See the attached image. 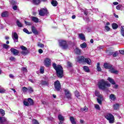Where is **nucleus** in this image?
I'll list each match as a JSON object with an SVG mask.
<instances>
[{
  "instance_id": "1",
  "label": "nucleus",
  "mask_w": 124,
  "mask_h": 124,
  "mask_svg": "<svg viewBox=\"0 0 124 124\" xmlns=\"http://www.w3.org/2000/svg\"><path fill=\"white\" fill-rule=\"evenodd\" d=\"M52 67L56 72V75L58 78H62L63 77V68L62 65H57L56 63H52Z\"/></svg>"
},
{
  "instance_id": "2",
  "label": "nucleus",
  "mask_w": 124,
  "mask_h": 124,
  "mask_svg": "<svg viewBox=\"0 0 124 124\" xmlns=\"http://www.w3.org/2000/svg\"><path fill=\"white\" fill-rule=\"evenodd\" d=\"M98 88L100 90H106L107 87H111V84L108 82V81H105V80L102 79L99 82H98Z\"/></svg>"
},
{
  "instance_id": "3",
  "label": "nucleus",
  "mask_w": 124,
  "mask_h": 124,
  "mask_svg": "<svg viewBox=\"0 0 124 124\" xmlns=\"http://www.w3.org/2000/svg\"><path fill=\"white\" fill-rule=\"evenodd\" d=\"M103 66L105 69H109V72L113 74H118L119 71L115 70L113 67V65L110 64L109 62H105L104 63Z\"/></svg>"
},
{
  "instance_id": "4",
  "label": "nucleus",
  "mask_w": 124,
  "mask_h": 124,
  "mask_svg": "<svg viewBox=\"0 0 124 124\" xmlns=\"http://www.w3.org/2000/svg\"><path fill=\"white\" fill-rule=\"evenodd\" d=\"M105 118L108 121L109 124H114L115 123V118L114 117V115L111 113L107 114L105 115Z\"/></svg>"
},
{
  "instance_id": "5",
  "label": "nucleus",
  "mask_w": 124,
  "mask_h": 124,
  "mask_svg": "<svg viewBox=\"0 0 124 124\" xmlns=\"http://www.w3.org/2000/svg\"><path fill=\"white\" fill-rule=\"evenodd\" d=\"M39 15L40 16H49L50 14L48 12V9L46 8H42L39 11Z\"/></svg>"
},
{
  "instance_id": "6",
  "label": "nucleus",
  "mask_w": 124,
  "mask_h": 124,
  "mask_svg": "<svg viewBox=\"0 0 124 124\" xmlns=\"http://www.w3.org/2000/svg\"><path fill=\"white\" fill-rule=\"evenodd\" d=\"M59 45L63 50H67V49H68V44H67L66 41L62 40H61V41L59 42Z\"/></svg>"
},
{
  "instance_id": "7",
  "label": "nucleus",
  "mask_w": 124,
  "mask_h": 124,
  "mask_svg": "<svg viewBox=\"0 0 124 124\" xmlns=\"http://www.w3.org/2000/svg\"><path fill=\"white\" fill-rule=\"evenodd\" d=\"M54 88H55V90L57 92H60L61 91V89H62V85L61 84V82H60V81L57 80L54 83Z\"/></svg>"
},
{
  "instance_id": "8",
  "label": "nucleus",
  "mask_w": 124,
  "mask_h": 124,
  "mask_svg": "<svg viewBox=\"0 0 124 124\" xmlns=\"http://www.w3.org/2000/svg\"><path fill=\"white\" fill-rule=\"evenodd\" d=\"M44 64L46 67H49L51 65V59L46 58L44 61Z\"/></svg>"
},
{
  "instance_id": "9",
  "label": "nucleus",
  "mask_w": 124,
  "mask_h": 124,
  "mask_svg": "<svg viewBox=\"0 0 124 124\" xmlns=\"http://www.w3.org/2000/svg\"><path fill=\"white\" fill-rule=\"evenodd\" d=\"M64 92L66 98L71 99V93H70V92H69L67 89L64 90Z\"/></svg>"
},
{
  "instance_id": "10",
  "label": "nucleus",
  "mask_w": 124,
  "mask_h": 124,
  "mask_svg": "<svg viewBox=\"0 0 124 124\" xmlns=\"http://www.w3.org/2000/svg\"><path fill=\"white\" fill-rule=\"evenodd\" d=\"M10 51L14 56H18L20 53L17 49L14 48H11Z\"/></svg>"
},
{
  "instance_id": "11",
  "label": "nucleus",
  "mask_w": 124,
  "mask_h": 124,
  "mask_svg": "<svg viewBox=\"0 0 124 124\" xmlns=\"http://www.w3.org/2000/svg\"><path fill=\"white\" fill-rule=\"evenodd\" d=\"M85 57L83 56H80L77 57V62H85Z\"/></svg>"
},
{
  "instance_id": "12",
  "label": "nucleus",
  "mask_w": 124,
  "mask_h": 124,
  "mask_svg": "<svg viewBox=\"0 0 124 124\" xmlns=\"http://www.w3.org/2000/svg\"><path fill=\"white\" fill-rule=\"evenodd\" d=\"M29 106H33L34 105V102L31 98H28L27 99Z\"/></svg>"
},
{
  "instance_id": "13",
  "label": "nucleus",
  "mask_w": 124,
  "mask_h": 124,
  "mask_svg": "<svg viewBox=\"0 0 124 124\" xmlns=\"http://www.w3.org/2000/svg\"><path fill=\"white\" fill-rule=\"evenodd\" d=\"M114 51L111 49L110 48H108V49L106 50V53L108 56H112L113 55V52Z\"/></svg>"
},
{
  "instance_id": "14",
  "label": "nucleus",
  "mask_w": 124,
  "mask_h": 124,
  "mask_svg": "<svg viewBox=\"0 0 124 124\" xmlns=\"http://www.w3.org/2000/svg\"><path fill=\"white\" fill-rule=\"evenodd\" d=\"M75 53L76 55H81L82 53V50L80 49L79 47H76L75 49Z\"/></svg>"
},
{
  "instance_id": "15",
  "label": "nucleus",
  "mask_w": 124,
  "mask_h": 124,
  "mask_svg": "<svg viewBox=\"0 0 124 124\" xmlns=\"http://www.w3.org/2000/svg\"><path fill=\"white\" fill-rule=\"evenodd\" d=\"M31 31L33 33V34L35 35H37V34H38L39 33L38 31L36 30V29L34 26L31 27Z\"/></svg>"
},
{
  "instance_id": "16",
  "label": "nucleus",
  "mask_w": 124,
  "mask_h": 124,
  "mask_svg": "<svg viewBox=\"0 0 124 124\" xmlns=\"http://www.w3.org/2000/svg\"><path fill=\"white\" fill-rule=\"evenodd\" d=\"M1 16L4 18H6L9 16V14L8 13V11H5L1 13Z\"/></svg>"
},
{
  "instance_id": "17",
  "label": "nucleus",
  "mask_w": 124,
  "mask_h": 124,
  "mask_svg": "<svg viewBox=\"0 0 124 124\" xmlns=\"http://www.w3.org/2000/svg\"><path fill=\"white\" fill-rule=\"evenodd\" d=\"M84 62H86L87 64L91 65V63H92V60H91V59L89 58H85Z\"/></svg>"
},
{
  "instance_id": "18",
  "label": "nucleus",
  "mask_w": 124,
  "mask_h": 124,
  "mask_svg": "<svg viewBox=\"0 0 124 124\" xmlns=\"http://www.w3.org/2000/svg\"><path fill=\"white\" fill-rule=\"evenodd\" d=\"M108 80L109 83H110L112 85H116V82H115V80H114V79L111 78H108Z\"/></svg>"
},
{
  "instance_id": "19",
  "label": "nucleus",
  "mask_w": 124,
  "mask_h": 124,
  "mask_svg": "<svg viewBox=\"0 0 124 124\" xmlns=\"http://www.w3.org/2000/svg\"><path fill=\"white\" fill-rule=\"evenodd\" d=\"M13 37L14 40H18V39H19V36H18V34H17V32H14Z\"/></svg>"
},
{
  "instance_id": "20",
  "label": "nucleus",
  "mask_w": 124,
  "mask_h": 124,
  "mask_svg": "<svg viewBox=\"0 0 124 124\" xmlns=\"http://www.w3.org/2000/svg\"><path fill=\"white\" fill-rule=\"evenodd\" d=\"M78 36L81 40H86V37H85V35H84V34L82 33H79L78 34Z\"/></svg>"
},
{
  "instance_id": "21",
  "label": "nucleus",
  "mask_w": 124,
  "mask_h": 124,
  "mask_svg": "<svg viewBox=\"0 0 124 124\" xmlns=\"http://www.w3.org/2000/svg\"><path fill=\"white\" fill-rule=\"evenodd\" d=\"M109 98L111 99V100H112L113 101H115L116 100L117 97H116V95L114 94H110L109 95Z\"/></svg>"
},
{
  "instance_id": "22",
  "label": "nucleus",
  "mask_w": 124,
  "mask_h": 124,
  "mask_svg": "<svg viewBox=\"0 0 124 124\" xmlns=\"http://www.w3.org/2000/svg\"><path fill=\"white\" fill-rule=\"evenodd\" d=\"M70 121L72 124H76V121H75V118H74V117H70Z\"/></svg>"
},
{
  "instance_id": "23",
  "label": "nucleus",
  "mask_w": 124,
  "mask_h": 124,
  "mask_svg": "<svg viewBox=\"0 0 124 124\" xmlns=\"http://www.w3.org/2000/svg\"><path fill=\"white\" fill-rule=\"evenodd\" d=\"M112 28L113 30H117L119 28V25L116 23H113L112 24Z\"/></svg>"
},
{
  "instance_id": "24",
  "label": "nucleus",
  "mask_w": 124,
  "mask_h": 124,
  "mask_svg": "<svg viewBox=\"0 0 124 124\" xmlns=\"http://www.w3.org/2000/svg\"><path fill=\"white\" fill-rule=\"evenodd\" d=\"M32 21H33V22H34V23H38V22H39V19H38V18L35 16H32Z\"/></svg>"
},
{
  "instance_id": "25",
  "label": "nucleus",
  "mask_w": 124,
  "mask_h": 124,
  "mask_svg": "<svg viewBox=\"0 0 124 124\" xmlns=\"http://www.w3.org/2000/svg\"><path fill=\"white\" fill-rule=\"evenodd\" d=\"M83 70L85 72L89 73L90 71V68L88 67V66H83Z\"/></svg>"
},
{
  "instance_id": "26",
  "label": "nucleus",
  "mask_w": 124,
  "mask_h": 124,
  "mask_svg": "<svg viewBox=\"0 0 124 124\" xmlns=\"http://www.w3.org/2000/svg\"><path fill=\"white\" fill-rule=\"evenodd\" d=\"M41 84L43 86H49V82L45 80H43L41 82Z\"/></svg>"
},
{
  "instance_id": "27",
  "label": "nucleus",
  "mask_w": 124,
  "mask_h": 124,
  "mask_svg": "<svg viewBox=\"0 0 124 124\" xmlns=\"http://www.w3.org/2000/svg\"><path fill=\"white\" fill-rule=\"evenodd\" d=\"M5 122H6V118H5V117H0V124H3V123H5Z\"/></svg>"
},
{
  "instance_id": "28",
  "label": "nucleus",
  "mask_w": 124,
  "mask_h": 124,
  "mask_svg": "<svg viewBox=\"0 0 124 124\" xmlns=\"http://www.w3.org/2000/svg\"><path fill=\"white\" fill-rule=\"evenodd\" d=\"M16 24L18 28H22L23 27V24H22V23L20 22V21H19V20H16Z\"/></svg>"
},
{
  "instance_id": "29",
  "label": "nucleus",
  "mask_w": 124,
  "mask_h": 124,
  "mask_svg": "<svg viewBox=\"0 0 124 124\" xmlns=\"http://www.w3.org/2000/svg\"><path fill=\"white\" fill-rule=\"evenodd\" d=\"M51 3L53 6H57V5H58V1L56 0H52Z\"/></svg>"
},
{
  "instance_id": "30",
  "label": "nucleus",
  "mask_w": 124,
  "mask_h": 124,
  "mask_svg": "<svg viewBox=\"0 0 124 124\" xmlns=\"http://www.w3.org/2000/svg\"><path fill=\"white\" fill-rule=\"evenodd\" d=\"M58 120L60 121H64V117L62 115V114H59L58 115Z\"/></svg>"
},
{
  "instance_id": "31",
  "label": "nucleus",
  "mask_w": 124,
  "mask_h": 124,
  "mask_svg": "<svg viewBox=\"0 0 124 124\" xmlns=\"http://www.w3.org/2000/svg\"><path fill=\"white\" fill-rule=\"evenodd\" d=\"M37 46L40 47V48H41L42 49H43L44 48V44L40 43V42H39L37 43Z\"/></svg>"
},
{
  "instance_id": "32",
  "label": "nucleus",
  "mask_w": 124,
  "mask_h": 124,
  "mask_svg": "<svg viewBox=\"0 0 124 124\" xmlns=\"http://www.w3.org/2000/svg\"><path fill=\"white\" fill-rule=\"evenodd\" d=\"M33 3L35 5H38L40 3V0H32Z\"/></svg>"
},
{
  "instance_id": "33",
  "label": "nucleus",
  "mask_w": 124,
  "mask_h": 124,
  "mask_svg": "<svg viewBox=\"0 0 124 124\" xmlns=\"http://www.w3.org/2000/svg\"><path fill=\"white\" fill-rule=\"evenodd\" d=\"M80 46L82 49H85V48H87V44L85 42L80 44Z\"/></svg>"
},
{
  "instance_id": "34",
  "label": "nucleus",
  "mask_w": 124,
  "mask_h": 124,
  "mask_svg": "<svg viewBox=\"0 0 124 124\" xmlns=\"http://www.w3.org/2000/svg\"><path fill=\"white\" fill-rule=\"evenodd\" d=\"M120 107V105L119 104L117 103L113 105V108L114 110H118Z\"/></svg>"
},
{
  "instance_id": "35",
  "label": "nucleus",
  "mask_w": 124,
  "mask_h": 124,
  "mask_svg": "<svg viewBox=\"0 0 124 124\" xmlns=\"http://www.w3.org/2000/svg\"><path fill=\"white\" fill-rule=\"evenodd\" d=\"M97 71L99 72L101 71V68L100 67V63L98 62L97 63Z\"/></svg>"
},
{
  "instance_id": "36",
  "label": "nucleus",
  "mask_w": 124,
  "mask_h": 124,
  "mask_svg": "<svg viewBox=\"0 0 124 124\" xmlns=\"http://www.w3.org/2000/svg\"><path fill=\"white\" fill-rule=\"evenodd\" d=\"M75 94L76 97L78 98L79 97V96H80V93L77 90L75 92Z\"/></svg>"
},
{
  "instance_id": "37",
  "label": "nucleus",
  "mask_w": 124,
  "mask_h": 124,
  "mask_svg": "<svg viewBox=\"0 0 124 124\" xmlns=\"http://www.w3.org/2000/svg\"><path fill=\"white\" fill-rule=\"evenodd\" d=\"M0 113L2 116L5 115V111L2 108L0 109Z\"/></svg>"
},
{
  "instance_id": "38",
  "label": "nucleus",
  "mask_w": 124,
  "mask_h": 124,
  "mask_svg": "<svg viewBox=\"0 0 124 124\" xmlns=\"http://www.w3.org/2000/svg\"><path fill=\"white\" fill-rule=\"evenodd\" d=\"M24 23L26 26H31V25H32V23H31V22L27 21H25Z\"/></svg>"
},
{
  "instance_id": "39",
  "label": "nucleus",
  "mask_w": 124,
  "mask_h": 124,
  "mask_svg": "<svg viewBox=\"0 0 124 124\" xmlns=\"http://www.w3.org/2000/svg\"><path fill=\"white\" fill-rule=\"evenodd\" d=\"M20 49H21V50H23V51H28V48H27L26 46H20Z\"/></svg>"
},
{
  "instance_id": "40",
  "label": "nucleus",
  "mask_w": 124,
  "mask_h": 124,
  "mask_svg": "<svg viewBox=\"0 0 124 124\" xmlns=\"http://www.w3.org/2000/svg\"><path fill=\"white\" fill-rule=\"evenodd\" d=\"M28 91L30 93H33V89H32V87H28Z\"/></svg>"
},
{
  "instance_id": "41",
  "label": "nucleus",
  "mask_w": 124,
  "mask_h": 124,
  "mask_svg": "<svg viewBox=\"0 0 124 124\" xmlns=\"http://www.w3.org/2000/svg\"><path fill=\"white\" fill-rule=\"evenodd\" d=\"M10 4H12V5H14L17 3V2L15 1V0H11L10 1Z\"/></svg>"
},
{
  "instance_id": "42",
  "label": "nucleus",
  "mask_w": 124,
  "mask_h": 124,
  "mask_svg": "<svg viewBox=\"0 0 124 124\" xmlns=\"http://www.w3.org/2000/svg\"><path fill=\"white\" fill-rule=\"evenodd\" d=\"M23 105H25V106H30V104H29V102L27 101H23Z\"/></svg>"
},
{
  "instance_id": "43",
  "label": "nucleus",
  "mask_w": 124,
  "mask_h": 124,
  "mask_svg": "<svg viewBox=\"0 0 124 124\" xmlns=\"http://www.w3.org/2000/svg\"><path fill=\"white\" fill-rule=\"evenodd\" d=\"M28 88L26 87H23L22 88V91L23 92V93H27V92H28Z\"/></svg>"
},
{
  "instance_id": "44",
  "label": "nucleus",
  "mask_w": 124,
  "mask_h": 124,
  "mask_svg": "<svg viewBox=\"0 0 124 124\" xmlns=\"http://www.w3.org/2000/svg\"><path fill=\"white\" fill-rule=\"evenodd\" d=\"M3 48L4 49H8L9 48V46H8V45H7L6 44H4L3 45Z\"/></svg>"
},
{
  "instance_id": "45",
  "label": "nucleus",
  "mask_w": 124,
  "mask_h": 124,
  "mask_svg": "<svg viewBox=\"0 0 124 124\" xmlns=\"http://www.w3.org/2000/svg\"><path fill=\"white\" fill-rule=\"evenodd\" d=\"M28 53L29 50H26V51H22L21 52V54H22V55H28Z\"/></svg>"
},
{
  "instance_id": "46",
  "label": "nucleus",
  "mask_w": 124,
  "mask_h": 124,
  "mask_svg": "<svg viewBox=\"0 0 124 124\" xmlns=\"http://www.w3.org/2000/svg\"><path fill=\"white\" fill-rule=\"evenodd\" d=\"M122 7H123V5L122 4H119L116 6V9H117V10H120Z\"/></svg>"
},
{
  "instance_id": "47",
  "label": "nucleus",
  "mask_w": 124,
  "mask_h": 124,
  "mask_svg": "<svg viewBox=\"0 0 124 124\" xmlns=\"http://www.w3.org/2000/svg\"><path fill=\"white\" fill-rule=\"evenodd\" d=\"M95 109H96V110H100V107H99V105L98 104L95 105Z\"/></svg>"
},
{
  "instance_id": "48",
  "label": "nucleus",
  "mask_w": 124,
  "mask_h": 124,
  "mask_svg": "<svg viewBox=\"0 0 124 124\" xmlns=\"http://www.w3.org/2000/svg\"><path fill=\"white\" fill-rule=\"evenodd\" d=\"M97 101L98 103H99V104H100V105H102V101H101V99L99 98H97Z\"/></svg>"
},
{
  "instance_id": "49",
  "label": "nucleus",
  "mask_w": 124,
  "mask_h": 124,
  "mask_svg": "<svg viewBox=\"0 0 124 124\" xmlns=\"http://www.w3.org/2000/svg\"><path fill=\"white\" fill-rule=\"evenodd\" d=\"M23 31L24 32H26V33H27L28 34H30L31 33H30V32H29V30H28V29L24 28L23 29Z\"/></svg>"
},
{
  "instance_id": "50",
  "label": "nucleus",
  "mask_w": 124,
  "mask_h": 124,
  "mask_svg": "<svg viewBox=\"0 0 124 124\" xmlns=\"http://www.w3.org/2000/svg\"><path fill=\"white\" fill-rule=\"evenodd\" d=\"M118 55L119 54H118V52L117 51H115L114 52H113L112 54L113 57H117Z\"/></svg>"
},
{
  "instance_id": "51",
  "label": "nucleus",
  "mask_w": 124,
  "mask_h": 124,
  "mask_svg": "<svg viewBox=\"0 0 124 124\" xmlns=\"http://www.w3.org/2000/svg\"><path fill=\"white\" fill-rule=\"evenodd\" d=\"M33 124H39V122L36 119L33 120Z\"/></svg>"
},
{
  "instance_id": "52",
  "label": "nucleus",
  "mask_w": 124,
  "mask_h": 124,
  "mask_svg": "<svg viewBox=\"0 0 124 124\" xmlns=\"http://www.w3.org/2000/svg\"><path fill=\"white\" fill-rule=\"evenodd\" d=\"M105 29L106 30V31H110V28L108 26H106L105 27Z\"/></svg>"
},
{
  "instance_id": "53",
  "label": "nucleus",
  "mask_w": 124,
  "mask_h": 124,
  "mask_svg": "<svg viewBox=\"0 0 124 124\" xmlns=\"http://www.w3.org/2000/svg\"><path fill=\"white\" fill-rule=\"evenodd\" d=\"M121 33L122 35L124 37V29L123 27L121 29Z\"/></svg>"
},
{
  "instance_id": "54",
  "label": "nucleus",
  "mask_w": 124,
  "mask_h": 124,
  "mask_svg": "<svg viewBox=\"0 0 124 124\" xmlns=\"http://www.w3.org/2000/svg\"><path fill=\"white\" fill-rule=\"evenodd\" d=\"M21 70L22 71H24V72H28V70L27 69V68H26V67H22L21 69Z\"/></svg>"
},
{
  "instance_id": "55",
  "label": "nucleus",
  "mask_w": 124,
  "mask_h": 124,
  "mask_svg": "<svg viewBox=\"0 0 124 124\" xmlns=\"http://www.w3.org/2000/svg\"><path fill=\"white\" fill-rule=\"evenodd\" d=\"M82 110H83V111H85V112H88L89 110L87 107H84L83 108H82Z\"/></svg>"
},
{
  "instance_id": "56",
  "label": "nucleus",
  "mask_w": 124,
  "mask_h": 124,
  "mask_svg": "<svg viewBox=\"0 0 124 124\" xmlns=\"http://www.w3.org/2000/svg\"><path fill=\"white\" fill-rule=\"evenodd\" d=\"M16 60V58H15L13 56H11L10 58V61H12V62L15 61Z\"/></svg>"
},
{
  "instance_id": "57",
  "label": "nucleus",
  "mask_w": 124,
  "mask_h": 124,
  "mask_svg": "<svg viewBox=\"0 0 124 124\" xmlns=\"http://www.w3.org/2000/svg\"><path fill=\"white\" fill-rule=\"evenodd\" d=\"M100 94V93H99V92L95 91V96H98Z\"/></svg>"
},
{
  "instance_id": "58",
  "label": "nucleus",
  "mask_w": 124,
  "mask_h": 124,
  "mask_svg": "<svg viewBox=\"0 0 124 124\" xmlns=\"http://www.w3.org/2000/svg\"><path fill=\"white\" fill-rule=\"evenodd\" d=\"M67 65L69 67H72V63L70 62H67Z\"/></svg>"
},
{
  "instance_id": "59",
  "label": "nucleus",
  "mask_w": 124,
  "mask_h": 124,
  "mask_svg": "<svg viewBox=\"0 0 124 124\" xmlns=\"http://www.w3.org/2000/svg\"><path fill=\"white\" fill-rule=\"evenodd\" d=\"M40 73H41V74H43V73H44V69L43 68H40Z\"/></svg>"
},
{
  "instance_id": "60",
  "label": "nucleus",
  "mask_w": 124,
  "mask_h": 124,
  "mask_svg": "<svg viewBox=\"0 0 124 124\" xmlns=\"http://www.w3.org/2000/svg\"><path fill=\"white\" fill-rule=\"evenodd\" d=\"M13 9L14 10H17V9H18V7L17 6V5H14L13 7Z\"/></svg>"
},
{
  "instance_id": "61",
  "label": "nucleus",
  "mask_w": 124,
  "mask_h": 124,
  "mask_svg": "<svg viewBox=\"0 0 124 124\" xmlns=\"http://www.w3.org/2000/svg\"><path fill=\"white\" fill-rule=\"evenodd\" d=\"M120 54L122 55H124V50H119Z\"/></svg>"
},
{
  "instance_id": "62",
  "label": "nucleus",
  "mask_w": 124,
  "mask_h": 124,
  "mask_svg": "<svg viewBox=\"0 0 124 124\" xmlns=\"http://www.w3.org/2000/svg\"><path fill=\"white\" fill-rule=\"evenodd\" d=\"M38 52L40 53V54H42V53H43V50H42V49H39L38 50Z\"/></svg>"
},
{
  "instance_id": "63",
  "label": "nucleus",
  "mask_w": 124,
  "mask_h": 124,
  "mask_svg": "<svg viewBox=\"0 0 124 124\" xmlns=\"http://www.w3.org/2000/svg\"><path fill=\"white\" fill-rule=\"evenodd\" d=\"M5 92V90L0 89V93H4Z\"/></svg>"
},
{
  "instance_id": "64",
  "label": "nucleus",
  "mask_w": 124,
  "mask_h": 124,
  "mask_svg": "<svg viewBox=\"0 0 124 124\" xmlns=\"http://www.w3.org/2000/svg\"><path fill=\"white\" fill-rule=\"evenodd\" d=\"M79 122L81 124H83L84 123H85V121L83 120L82 119H80Z\"/></svg>"
}]
</instances>
